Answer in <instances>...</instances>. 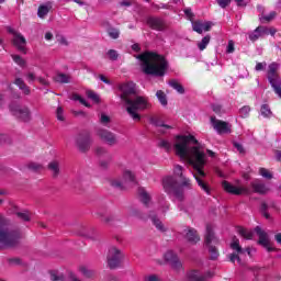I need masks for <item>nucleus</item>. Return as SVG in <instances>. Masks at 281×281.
<instances>
[{
  "label": "nucleus",
  "mask_w": 281,
  "mask_h": 281,
  "mask_svg": "<svg viewBox=\"0 0 281 281\" xmlns=\"http://www.w3.org/2000/svg\"><path fill=\"white\" fill-rule=\"evenodd\" d=\"M158 146L167 150V153L173 149L175 154L180 157L182 161L189 164L194 170L193 177L198 186L206 194H210V186L203 181L205 177L203 168H205V164H207V155L209 157H216L214 151L205 149L192 134L176 135L173 145L168 139H160Z\"/></svg>",
  "instance_id": "1"
},
{
  "label": "nucleus",
  "mask_w": 281,
  "mask_h": 281,
  "mask_svg": "<svg viewBox=\"0 0 281 281\" xmlns=\"http://www.w3.org/2000/svg\"><path fill=\"white\" fill-rule=\"evenodd\" d=\"M140 61V67L147 76L162 77L168 69V61L157 53L146 52L136 57Z\"/></svg>",
  "instance_id": "2"
},
{
  "label": "nucleus",
  "mask_w": 281,
  "mask_h": 281,
  "mask_svg": "<svg viewBox=\"0 0 281 281\" xmlns=\"http://www.w3.org/2000/svg\"><path fill=\"white\" fill-rule=\"evenodd\" d=\"M124 106L132 120L139 122L142 116H139L138 111H146V109H150L151 104L148 97L134 95L132 99H125Z\"/></svg>",
  "instance_id": "3"
},
{
  "label": "nucleus",
  "mask_w": 281,
  "mask_h": 281,
  "mask_svg": "<svg viewBox=\"0 0 281 281\" xmlns=\"http://www.w3.org/2000/svg\"><path fill=\"white\" fill-rule=\"evenodd\" d=\"M21 238L19 231H10L8 222L0 216V247H14Z\"/></svg>",
  "instance_id": "4"
},
{
  "label": "nucleus",
  "mask_w": 281,
  "mask_h": 281,
  "mask_svg": "<svg viewBox=\"0 0 281 281\" xmlns=\"http://www.w3.org/2000/svg\"><path fill=\"white\" fill-rule=\"evenodd\" d=\"M278 69H280V64L272 63L268 67V81L271 85L274 93L281 98V78L278 74Z\"/></svg>",
  "instance_id": "5"
},
{
  "label": "nucleus",
  "mask_w": 281,
  "mask_h": 281,
  "mask_svg": "<svg viewBox=\"0 0 281 281\" xmlns=\"http://www.w3.org/2000/svg\"><path fill=\"white\" fill-rule=\"evenodd\" d=\"M214 245H218V238L214 236V226L209 224L206 225L205 247L209 249L211 260H216L218 258V249H216V246Z\"/></svg>",
  "instance_id": "6"
},
{
  "label": "nucleus",
  "mask_w": 281,
  "mask_h": 281,
  "mask_svg": "<svg viewBox=\"0 0 281 281\" xmlns=\"http://www.w3.org/2000/svg\"><path fill=\"white\" fill-rule=\"evenodd\" d=\"M162 187L167 194L181 199L183 195L179 192V182L175 176H167L162 179Z\"/></svg>",
  "instance_id": "7"
},
{
  "label": "nucleus",
  "mask_w": 281,
  "mask_h": 281,
  "mask_svg": "<svg viewBox=\"0 0 281 281\" xmlns=\"http://www.w3.org/2000/svg\"><path fill=\"white\" fill-rule=\"evenodd\" d=\"M9 109L12 115H14V117H18V120H21V122H30L32 120V112L30 111V108L25 105L11 103Z\"/></svg>",
  "instance_id": "8"
},
{
  "label": "nucleus",
  "mask_w": 281,
  "mask_h": 281,
  "mask_svg": "<svg viewBox=\"0 0 281 281\" xmlns=\"http://www.w3.org/2000/svg\"><path fill=\"white\" fill-rule=\"evenodd\" d=\"M231 248H233V250L235 251L229 256L231 262H236V260H237V262L240 265L239 256H245L246 254L248 256H251V248L243 249L240 247L238 238H236V237L233 238V240L231 243Z\"/></svg>",
  "instance_id": "9"
},
{
  "label": "nucleus",
  "mask_w": 281,
  "mask_h": 281,
  "mask_svg": "<svg viewBox=\"0 0 281 281\" xmlns=\"http://www.w3.org/2000/svg\"><path fill=\"white\" fill-rule=\"evenodd\" d=\"M222 187L224 188L225 192H228V194H235L237 196L240 194H251V189L240 184V182L232 184L231 182L224 181L222 182Z\"/></svg>",
  "instance_id": "10"
},
{
  "label": "nucleus",
  "mask_w": 281,
  "mask_h": 281,
  "mask_svg": "<svg viewBox=\"0 0 281 281\" xmlns=\"http://www.w3.org/2000/svg\"><path fill=\"white\" fill-rule=\"evenodd\" d=\"M124 259V254L117 247H111L108 252V265L110 269H115L120 267L122 260Z\"/></svg>",
  "instance_id": "11"
},
{
  "label": "nucleus",
  "mask_w": 281,
  "mask_h": 281,
  "mask_svg": "<svg viewBox=\"0 0 281 281\" xmlns=\"http://www.w3.org/2000/svg\"><path fill=\"white\" fill-rule=\"evenodd\" d=\"M124 183H137V179L135 178V173L130 169H125L123 171L122 180L113 179L111 180V186L113 188H124Z\"/></svg>",
  "instance_id": "12"
},
{
  "label": "nucleus",
  "mask_w": 281,
  "mask_h": 281,
  "mask_svg": "<svg viewBox=\"0 0 281 281\" xmlns=\"http://www.w3.org/2000/svg\"><path fill=\"white\" fill-rule=\"evenodd\" d=\"M211 124L214 128V131H216V133H218V135H225L227 133H232V125H229V123L221 121L214 116L211 117Z\"/></svg>",
  "instance_id": "13"
},
{
  "label": "nucleus",
  "mask_w": 281,
  "mask_h": 281,
  "mask_svg": "<svg viewBox=\"0 0 281 281\" xmlns=\"http://www.w3.org/2000/svg\"><path fill=\"white\" fill-rule=\"evenodd\" d=\"M120 91H122L121 100L125 106L126 100H133V98H131V97L135 95V83H133V82L122 83L120 86Z\"/></svg>",
  "instance_id": "14"
},
{
  "label": "nucleus",
  "mask_w": 281,
  "mask_h": 281,
  "mask_svg": "<svg viewBox=\"0 0 281 281\" xmlns=\"http://www.w3.org/2000/svg\"><path fill=\"white\" fill-rule=\"evenodd\" d=\"M164 258L166 262L171 265V269H173V271H181V269H183V263H181V260H179V256H177L172 250H168L164 255Z\"/></svg>",
  "instance_id": "15"
},
{
  "label": "nucleus",
  "mask_w": 281,
  "mask_h": 281,
  "mask_svg": "<svg viewBox=\"0 0 281 281\" xmlns=\"http://www.w3.org/2000/svg\"><path fill=\"white\" fill-rule=\"evenodd\" d=\"M256 234L259 236V245H262L267 251H274L276 248L271 246V240L269 239V235L267 232L262 231L260 226L255 227Z\"/></svg>",
  "instance_id": "16"
},
{
  "label": "nucleus",
  "mask_w": 281,
  "mask_h": 281,
  "mask_svg": "<svg viewBox=\"0 0 281 281\" xmlns=\"http://www.w3.org/2000/svg\"><path fill=\"white\" fill-rule=\"evenodd\" d=\"M191 23L193 32H196L198 34H203V32H210V30H212V25H214V23L210 21L202 20L191 21Z\"/></svg>",
  "instance_id": "17"
},
{
  "label": "nucleus",
  "mask_w": 281,
  "mask_h": 281,
  "mask_svg": "<svg viewBox=\"0 0 281 281\" xmlns=\"http://www.w3.org/2000/svg\"><path fill=\"white\" fill-rule=\"evenodd\" d=\"M9 32L10 34H13V44L15 47H18L20 52H25V45L27 43L25 37L21 33L14 31V29L9 27Z\"/></svg>",
  "instance_id": "18"
},
{
  "label": "nucleus",
  "mask_w": 281,
  "mask_h": 281,
  "mask_svg": "<svg viewBox=\"0 0 281 281\" xmlns=\"http://www.w3.org/2000/svg\"><path fill=\"white\" fill-rule=\"evenodd\" d=\"M173 175H175V177H179L182 188H191L192 187V182L183 173V167L182 166L176 165L173 167Z\"/></svg>",
  "instance_id": "19"
},
{
  "label": "nucleus",
  "mask_w": 281,
  "mask_h": 281,
  "mask_svg": "<svg viewBox=\"0 0 281 281\" xmlns=\"http://www.w3.org/2000/svg\"><path fill=\"white\" fill-rule=\"evenodd\" d=\"M76 144H77L79 150L85 153V150H89V147L91 146V137L87 134L86 135L80 134L76 138Z\"/></svg>",
  "instance_id": "20"
},
{
  "label": "nucleus",
  "mask_w": 281,
  "mask_h": 281,
  "mask_svg": "<svg viewBox=\"0 0 281 281\" xmlns=\"http://www.w3.org/2000/svg\"><path fill=\"white\" fill-rule=\"evenodd\" d=\"M262 36H269V27L258 26L252 33L249 34V40L254 43L258 41V38H262Z\"/></svg>",
  "instance_id": "21"
},
{
  "label": "nucleus",
  "mask_w": 281,
  "mask_h": 281,
  "mask_svg": "<svg viewBox=\"0 0 281 281\" xmlns=\"http://www.w3.org/2000/svg\"><path fill=\"white\" fill-rule=\"evenodd\" d=\"M149 122H150V124H153L154 126H157V127L159 128V132H160V133H167V131L172 130V126L166 125V124L164 123V120H161V117H159V116H151V117L149 119Z\"/></svg>",
  "instance_id": "22"
},
{
  "label": "nucleus",
  "mask_w": 281,
  "mask_h": 281,
  "mask_svg": "<svg viewBox=\"0 0 281 281\" xmlns=\"http://www.w3.org/2000/svg\"><path fill=\"white\" fill-rule=\"evenodd\" d=\"M99 137L110 144V146H113V144H116L117 138H115V134L106 131V130H99L98 131Z\"/></svg>",
  "instance_id": "23"
},
{
  "label": "nucleus",
  "mask_w": 281,
  "mask_h": 281,
  "mask_svg": "<svg viewBox=\"0 0 281 281\" xmlns=\"http://www.w3.org/2000/svg\"><path fill=\"white\" fill-rule=\"evenodd\" d=\"M138 196L142 203L146 205V207H150L153 205L150 193H148V191H146L144 188L138 189Z\"/></svg>",
  "instance_id": "24"
},
{
  "label": "nucleus",
  "mask_w": 281,
  "mask_h": 281,
  "mask_svg": "<svg viewBox=\"0 0 281 281\" xmlns=\"http://www.w3.org/2000/svg\"><path fill=\"white\" fill-rule=\"evenodd\" d=\"M183 234L189 243H192L195 245V243H199L201 240V237L196 234V231L194 228H187L183 231Z\"/></svg>",
  "instance_id": "25"
},
{
  "label": "nucleus",
  "mask_w": 281,
  "mask_h": 281,
  "mask_svg": "<svg viewBox=\"0 0 281 281\" xmlns=\"http://www.w3.org/2000/svg\"><path fill=\"white\" fill-rule=\"evenodd\" d=\"M251 187L257 194H267V192H269V188L265 186V183L260 182V180H255L251 183Z\"/></svg>",
  "instance_id": "26"
},
{
  "label": "nucleus",
  "mask_w": 281,
  "mask_h": 281,
  "mask_svg": "<svg viewBox=\"0 0 281 281\" xmlns=\"http://www.w3.org/2000/svg\"><path fill=\"white\" fill-rule=\"evenodd\" d=\"M149 218L153 225H155L156 229H158V232H166V226L164 225L161 220L157 217V214L155 212L149 214Z\"/></svg>",
  "instance_id": "27"
},
{
  "label": "nucleus",
  "mask_w": 281,
  "mask_h": 281,
  "mask_svg": "<svg viewBox=\"0 0 281 281\" xmlns=\"http://www.w3.org/2000/svg\"><path fill=\"white\" fill-rule=\"evenodd\" d=\"M147 23L149 27H153V30L164 29V22L159 18H148Z\"/></svg>",
  "instance_id": "28"
},
{
  "label": "nucleus",
  "mask_w": 281,
  "mask_h": 281,
  "mask_svg": "<svg viewBox=\"0 0 281 281\" xmlns=\"http://www.w3.org/2000/svg\"><path fill=\"white\" fill-rule=\"evenodd\" d=\"M168 210H170V204L165 199H161L158 202L157 214L161 218L164 216V214H166V212H168Z\"/></svg>",
  "instance_id": "29"
},
{
  "label": "nucleus",
  "mask_w": 281,
  "mask_h": 281,
  "mask_svg": "<svg viewBox=\"0 0 281 281\" xmlns=\"http://www.w3.org/2000/svg\"><path fill=\"white\" fill-rule=\"evenodd\" d=\"M52 10V3L41 4L37 10V15L40 19H45L49 11Z\"/></svg>",
  "instance_id": "30"
},
{
  "label": "nucleus",
  "mask_w": 281,
  "mask_h": 281,
  "mask_svg": "<svg viewBox=\"0 0 281 281\" xmlns=\"http://www.w3.org/2000/svg\"><path fill=\"white\" fill-rule=\"evenodd\" d=\"M188 281H203L205 280V276H201V273L196 270H191L187 273Z\"/></svg>",
  "instance_id": "31"
},
{
  "label": "nucleus",
  "mask_w": 281,
  "mask_h": 281,
  "mask_svg": "<svg viewBox=\"0 0 281 281\" xmlns=\"http://www.w3.org/2000/svg\"><path fill=\"white\" fill-rule=\"evenodd\" d=\"M237 233H238L239 236H241L243 238H246V240H251V238H254V231H251V229L238 227V228H237Z\"/></svg>",
  "instance_id": "32"
},
{
  "label": "nucleus",
  "mask_w": 281,
  "mask_h": 281,
  "mask_svg": "<svg viewBox=\"0 0 281 281\" xmlns=\"http://www.w3.org/2000/svg\"><path fill=\"white\" fill-rule=\"evenodd\" d=\"M156 98L161 106H168V97L166 95V92H164L162 90H158L156 92Z\"/></svg>",
  "instance_id": "33"
},
{
  "label": "nucleus",
  "mask_w": 281,
  "mask_h": 281,
  "mask_svg": "<svg viewBox=\"0 0 281 281\" xmlns=\"http://www.w3.org/2000/svg\"><path fill=\"white\" fill-rule=\"evenodd\" d=\"M211 38L212 37H210V35H206L200 42H198L196 46L200 49V52H203L207 48V45H210Z\"/></svg>",
  "instance_id": "34"
},
{
  "label": "nucleus",
  "mask_w": 281,
  "mask_h": 281,
  "mask_svg": "<svg viewBox=\"0 0 281 281\" xmlns=\"http://www.w3.org/2000/svg\"><path fill=\"white\" fill-rule=\"evenodd\" d=\"M15 85H16V87H19V89H21V91H23V93H25V95H29L30 88L25 85L23 79H21V78L15 79Z\"/></svg>",
  "instance_id": "35"
},
{
  "label": "nucleus",
  "mask_w": 281,
  "mask_h": 281,
  "mask_svg": "<svg viewBox=\"0 0 281 281\" xmlns=\"http://www.w3.org/2000/svg\"><path fill=\"white\" fill-rule=\"evenodd\" d=\"M71 100H74L75 102H80V104H83V106L91 109V104H89V102H87V99L82 98L80 94L74 93L71 95Z\"/></svg>",
  "instance_id": "36"
},
{
  "label": "nucleus",
  "mask_w": 281,
  "mask_h": 281,
  "mask_svg": "<svg viewBox=\"0 0 281 281\" xmlns=\"http://www.w3.org/2000/svg\"><path fill=\"white\" fill-rule=\"evenodd\" d=\"M79 271H80V273H82V276H85V278H93V276L95 273L93 270L87 268V266H81L79 268Z\"/></svg>",
  "instance_id": "37"
},
{
  "label": "nucleus",
  "mask_w": 281,
  "mask_h": 281,
  "mask_svg": "<svg viewBox=\"0 0 281 281\" xmlns=\"http://www.w3.org/2000/svg\"><path fill=\"white\" fill-rule=\"evenodd\" d=\"M48 169L53 172L54 177H57V175L60 170V168L58 166V161L53 160L52 162H49Z\"/></svg>",
  "instance_id": "38"
},
{
  "label": "nucleus",
  "mask_w": 281,
  "mask_h": 281,
  "mask_svg": "<svg viewBox=\"0 0 281 281\" xmlns=\"http://www.w3.org/2000/svg\"><path fill=\"white\" fill-rule=\"evenodd\" d=\"M170 87H172V89H175L178 93H184V89L183 86H181V83H179L177 80H171L169 82Z\"/></svg>",
  "instance_id": "39"
},
{
  "label": "nucleus",
  "mask_w": 281,
  "mask_h": 281,
  "mask_svg": "<svg viewBox=\"0 0 281 281\" xmlns=\"http://www.w3.org/2000/svg\"><path fill=\"white\" fill-rule=\"evenodd\" d=\"M259 19L261 23H269V21L276 19V12L271 11L268 15H261Z\"/></svg>",
  "instance_id": "40"
},
{
  "label": "nucleus",
  "mask_w": 281,
  "mask_h": 281,
  "mask_svg": "<svg viewBox=\"0 0 281 281\" xmlns=\"http://www.w3.org/2000/svg\"><path fill=\"white\" fill-rule=\"evenodd\" d=\"M55 82L67 83V82H69V76H67L65 74H57L55 76Z\"/></svg>",
  "instance_id": "41"
},
{
  "label": "nucleus",
  "mask_w": 281,
  "mask_h": 281,
  "mask_svg": "<svg viewBox=\"0 0 281 281\" xmlns=\"http://www.w3.org/2000/svg\"><path fill=\"white\" fill-rule=\"evenodd\" d=\"M87 95L90 100H92V102H94L95 104H98L100 102V95H98V93L88 90L87 91Z\"/></svg>",
  "instance_id": "42"
},
{
  "label": "nucleus",
  "mask_w": 281,
  "mask_h": 281,
  "mask_svg": "<svg viewBox=\"0 0 281 281\" xmlns=\"http://www.w3.org/2000/svg\"><path fill=\"white\" fill-rule=\"evenodd\" d=\"M251 112V108L249 105H245L239 110L240 117H249V113Z\"/></svg>",
  "instance_id": "43"
},
{
  "label": "nucleus",
  "mask_w": 281,
  "mask_h": 281,
  "mask_svg": "<svg viewBox=\"0 0 281 281\" xmlns=\"http://www.w3.org/2000/svg\"><path fill=\"white\" fill-rule=\"evenodd\" d=\"M261 115L263 117H271V108H269L267 104L261 105Z\"/></svg>",
  "instance_id": "44"
},
{
  "label": "nucleus",
  "mask_w": 281,
  "mask_h": 281,
  "mask_svg": "<svg viewBox=\"0 0 281 281\" xmlns=\"http://www.w3.org/2000/svg\"><path fill=\"white\" fill-rule=\"evenodd\" d=\"M50 280L53 281H65V277L56 271L50 272Z\"/></svg>",
  "instance_id": "45"
},
{
  "label": "nucleus",
  "mask_w": 281,
  "mask_h": 281,
  "mask_svg": "<svg viewBox=\"0 0 281 281\" xmlns=\"http://www.w3.org/2000/svg\"><path fill=\"white\" fill-rule=\"evenodd\" d=\"M259 175L263 177V179H272L273 175H271V171L265 168L259 169Z\"/></svg>",
  "instance_id": "46"
},
{
  "label": "nucleus",
  "mask_w": 281,
  "mask_h": 281,
  "mask_svg": "<svg viewBox=\"0 0 281 281\" xmlns=\"http://www.w3.org/2000/svg\"><path fill=\"white\" fill-rule=\"evenodd\" d=\"M108 34L110 38H120V30L117 29H108Z\"/></svg>",
  "instance_id": "47"
},
{
  "label": "nucleus",
  "mask_w": 281,
  "mask_h": 281,
  "mask_svg": "<svg viewBox=\"0 0 281 281\" xmlns=\"http://www.w3.org/2000/svg\"><path fill=\"white\" fill-rule=\"evenodd\" d=\"M12 59L14 60V63H16V65H19L20 67H24L25 66V60L23 58H21V56L19 55H12Z\"/></svg>",
  "instance_id": "48"
},
{
  "label": "nucleus",
  "mask_w": 281,
  "mask_h": 281,
  "mask_svg": "<svg viewBox=\"0 0 281 281\" xmlns=\"http://www.w3.org/2000/svg\"><path fill=\"white\" fill-rule=\"evenodd\" d=\"M119 56L120 55L117 54V50L115 49L108 50V58H110V60H117Z\"/></svg>",
  "instance_id": "49"
},
{
  "label": "nucleus",
  "mask_w": 281,
  "mask_h": 281,
  "mask_svg": "<svg viewBox=\"0 0 281 281\" xmlns=\"http://www.w3.org/2000/svg\"><path fill=\"white\" fill-rule=\"evenodd\" d=\"M16 214L19 218H21L22 221H30V212L23 211V212H18Z\"/></svg>",
  "instance_id": "50"
},
{
  "label": "nucleus",
  "mask_w": 281,
  "mask_h": 281,
  "mask_svg": "<svg viewBox=\"0 0 281 281\" xmlns=\"http://www.w3.org/2000/svg\"><path fill=\"white\" fill-rule=\"evenodd\" d=\"M56 115L59 122H65V114H64L63 108H57Z\"/></svg>",
  "instance_id": "51"
},
{
  "label": "nucleus",
  "mask_w": 281,
  "mask_h": 281,
  "mask_svg": "<svg viewBox=\"0 0 281 281\" xmlns=\"http://www.w3.org/2000/svg\"><path fill=\"white\" fill-rule=\"evenodd\" d=\"M100 122H101V124L106 126V124H109V122H111V117H109V115L102 113L100 116Z\"/></svg>",
  "instance_id": "52"
},
{
  "label": "nucleus",
  "mask_w": 281,
  "mask_h": 281,
  "mask_svg": "<svg viewBox=\"0 0 281 281\" xmlns=\"http://www.w3.org/2000/svg\"><path fill=\"white\" fill-rule=\"evenodd\" d=\"M144 281H159V276L157 274H147L144 277Z\"/></svg>",
  "instance_id": "53"
},
{
  "label": "nucleus",
  "mask_w": 281,
  "mask_h": 281,
  "mask_svg": "<svg viewBox=\"0 0 281 281\" xmlns=\"http://www.w3.org/2000/svg\"><path fill=\"white\" fill-rule=\"evenodd\" d=\"M235 52V47H234V41H229L228 42V45L226 47V53L227 54H234Z\"/></svg>",
  "instance_id": "54"
},
{
  "label": "nucleus",
  "mask_w": 281,
  "mask_h": 281,
  "mask_svg": "<svg viewBox=\"0 0 281 281\" xmlns=\"http://www.w3.org/2000/svg\"><path fill=\"white\" fill-rule=\"evenodd\" d=\"M220 8H227L228 3H232V0H217Z\"/></svg>",
  "instance_id": "55"
},
{
  "label": "nucleus",
  "mask_w": 281,
  "mask_h": 281,
  "mask_svg": "<svg viewBox=\"0 0 281 281\" xmlns=\"http://www.w3.org/2000/svg\"><path fill=\"white\" fill-rule=\"evenodd\" d=\"M249 1H251V0H235L237 5H239L241 8H245L249 3Z\"/></svg>",
  "instance_id": "56"
},
{
  "label": "nucleus",
  "mask_w": 281,
  "mask_h": 281,
  "mask_svg": "<svg viewBox=\"0 0 281 281\" xmlns=\"http://www.w3.org/2000/svg\"><path fill=\"white\" fill-rule=\"evenodd\" d=\"M265 67H267V63H258L256 65V71H262V69H265Z\"/></svg>",
  "instance_id": "57"
},
{
  "label": "nucleus",
  "mask_w": 281,
  "mask_h": 281,
  "mask_svg": "<svg viewBox=\"0 0 281 281\" xmlns=\"http://www.w3.org/2000/svg\"><path fill=\"white\" fill-rule=\"evenodd\" d=\"M26 80H27L29 82H34V80H36V76H35L33 72H29V74L26 75Z\"/></svg>",
  "instance_id": "58"
},
{
  "label": "nucleus",
  "mask_w": 281,
  "mask_h": 281,
  "mask_svg": "<svg viewBox=\"0 0 281 281\" xmlns=\"http://www.w3.org/2000/svg\"><path fill=\"white\" fill-rule=\"evenodd\" d=\"M234 146L238 153H245V149L240 143H234Z\"/></svg>",
  "instance_id": "59"
},
{
  "label": "nucleus",
  "mask_w": 281,
  "mask_h": 281,
  "mask_svg": "<svg viewBox=\"0 0 281 281\" xmlns=\"http://www.w3.org/2000/svg\"><path fill=\"white\" fill-rule=\"evenodd\" d=\"M106 154V149L104 147H98L97 148V155L102 156Z\"/></svg>",
  "instance_id": "60"
},
{
  "label": "nucleus",
  "mask_w": 281,
  "mask_h": 281,
  "mask_svg": "<svg viewBox=\"0 0 281 281\" xmlns=\"http://www.w3.org/2000/svg\"><path fill=\"white\" fill-rule=\"evenodd\" d=\"M184 14L188 16V19H190V21H192L193 14L191 9H186Z\"/></svg>",
  "instance_id": "61"
},
{
  "label": "nucleus",
  "mask_w": 281,
  "mask_h": 281,
  "mask_svg": "<svg viewBox=\"0 0 281 281\" xmlns=\"http://www.w3.org/2000/svg\"><path fill=\"white\" fill-rule=\"evenodd\" d=\"M5 94H0V108L3 106V104H5Z\"/></svg>",
  "instance_id": "62"
},
{
  "label": "nucleus",
  "mask_w": 281,
  "mask_h": 281,
  "mask_svg": "<svg viewBox=\"0 0 281 281\" xmlns=\"http://www.w3.org/2000/svg\"><path fill=\"white\" fill-rule=\"evenodd\" d=\"M30 168H31L32 170H41V165L31 164V165H30Z\"/></svg>",
  "instance_id": "63"
},
{
  "label": "nucleus",
  "mask_w": 281,
  "mask_h": 281,
  "mask_svg": "<svg viewBox=\"0 0 281 281\" xmlns=\"http://www.w3.org/2000/svg\"><path fill=\"white\" fill-rule=\"evenodd\" d=\"M52 38H54V34L47 32V33L45 34V40H46V41H52Z\"/></svg>",
  "instance_id": "64"
}]
</instances>
